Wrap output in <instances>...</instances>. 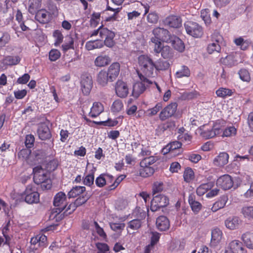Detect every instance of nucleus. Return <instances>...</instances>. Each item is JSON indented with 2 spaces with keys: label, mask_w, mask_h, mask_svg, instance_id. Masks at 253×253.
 I'll return each instance as SVG.
<instances>
[{
  "label": "nucleus",
  "mask_w": 253,
  "mask_h": 253,
  "mask_svg": "<svg viewBox=\"0 0 253 253\" xmlns=\"http://www.w3.org/2000/svg\"><path fill=\"white\" fill-rule=\"evenodd\" d=\"M222 238V231L217 228H214L211 231V246L213 247L217 246L221 243Z\"/></svg>",
  "instance_id": "obj_20"
},
{
  "label": "nucleus",
  "mask_w": 253,
  "mask_h": 253,
  "mask_svg": "<svg viewBox=\"0 0 253 253\" xmlns=\"http://www.w3.org/2000/svg\"><path fill=\"white\" fill-rule=\"evenodd\" d=\"M201 17L204 21L206 24H209L211 20L210 15L208 9H203L201 12Z\"/></svg>",
  "instance_id": "obj_64"
},
{
  "label": "nucleus",
  "mask_w": 253,
  "mask_h": 253,
  "mask_svg": "<svg viewBox=\"0 0 253 253\" xmlns=\"http://www.w3.org/2000/svg\"><path fill=\"white\" fill-rule=\"evenodd\" d=\"M47 238L46 236L42 234H39L31 239V249L38 250L39 248H43L46 246Z\"/></svg>",
  "instance_id": "obj_16"
},
{
  "label": "nucleus",
  "mask_w": 253,
  "mask_h": 253,
  "mask_svg": "<svg viewBox=\"0 0 253 253\" xmlns=\"http://www.w3.org/2000/svg\"><path fill=\"white\" fill-rule=\"evenodd\" d=\"M188 202L192 210L195 213H198L201 210L202 205L199 202L195 201L194 195L192 194L189 195Z\"/></svg>",
  "instance_id": "obj_39"
},
{
  "label": "nucleus",
  "mask_w": 253,
  "mask_h": 253,
  "mask_svg": "<svg viewBox=\"0 0 253 253\" xmlns=\"http://www.w3.org/2000/svg\"><path fill=\"white\" fill-rule=\"evenodd\" d=\"M181 146V142L176 141H173L169 143L164 147L162 150V152L164 154L169 153L172 155L176 156L182 152Z\"/></svg>",
  "instance_id": "obj_13"
},
{
  "label": "nucleus",
  "mask_w": 253,
  "mask_h": 253,
  "mask_svg": "<svg viewBox=\"0 0 253 253\" xmlns=\"http://www.w3.org/2000/svg\"><path fill=\"white\" fill-rule=\"evenodd\" d=\"M165 23L169 27L177 28L181 26L182 20L178 16L170 15L166 18Z\"/></svg>",
  "instance_id": "obj_24"
},
{
  "label": "nucleus",
  "mask_w": 253,
  "mask_h": 253,
  "mask_svg": "<svg viewBox=\"0 0 253 253\" xmlns=\"http://www.w3.org/2000/svg\"><path fill=\"white\" fill-rule=\"evenodd\" d=\"M235 44L240 46L241 49L246 50L251 44V42L249 40H245L242 37H239L234 40Z\"/></svg>",
  "instance_id": "obj_40"
},
{
  "label": "nucleus",
  "mask_w": 253,
  "mask_h": 253,
  "mask_svg": "<svg viewBox=\"0 0 253 253\" xmlns=\"http://www.w3.org/2000/svg\"><path fill=\"white\" fill-rule=\"evenodd\" d=\"M216 184L217 187L227 190L233 187V181L230 175L224 174L218 178Z\"/></svg>",
  "instance_id": "obj_15"
},
{
  "label": "nucleus",
  "mask_w": 253,
  "mask_h": 253,
  "mask_svg": "<svg viewBox=\"0 0 253 253\" xmlns=\"http://www.w3.org/2000/svg\"><path fill=\"white\" fill-rule=\"evenodd\" d=\"M237 133L236 128L233 126L226 127L225 129L222 128V132L220 134L222 137H232Z\"/></svg>",
  "instance_id": "obj_46"
},
{
  "label": "nucleus",
  "mask_w": 253,
  "mask_h": 253,
  "mask_svg": "<svg viewBox=\"0 0 253 253\" xmlns=\"http://www.w3.org/2000/svg\"><path fill=\"white\" fill-rule=\"evenodd\" d=\"M103 42L101 40L90 41L85 44V47L88 50H93L95 48H101L103 46Z\"/></svg>",
  "instance_id": "obj_43"
},
{
  "label": "nucleus",
  "mask_w": 253,
  "mask_h": 253,
  "mask_svg": "<svg viewBox=\"0 0 253 253\" xmlns=\"http://www.w3.org/2000/svg\"><path fill=\"white\" fill-rule=\"evenodd\" d=\"M228 201L227 195H224L220 197L219 200L215 202L211 208L213 212H215L218 210L223 208Z\"/></svg>",
  "instance_id": "obj_29"
},
{
  "label": "nucleus",
  "mask_w": 253,
  "mask_h": 253,
  "mask_svg": "<svg viewBox=\"0 0 253 253\" xmlns=\"http://www.w3.org/2000/svg\"><path fill=\"white\" fill-rule=\"evenodd\" d=\"M35 18L41 23H46L50 21V15L46 10L41 9L37 11Z\"/></svg>",
  "instance_id": "obj_27"
},
{
  "label": "nucleus",
  "mask_w": 253,
  "mask_h": 253,
  "mask_svg": "<svg viewBox=\"0 0 253 253\" xmlns=\"http://www.w3.org/2000/svg\"><path fill=\"white\" fill-rule=\"evenodd\" d=\"M177 103L171 102L164 108L159 114V118L161 121H165L172 117L177 109Z\"/></svg>",
  "instance_id": "obj_11"
},
{
  "label": "nucleus",
  "mask_w": 253,
  "mask_h": 253,
  "mask_svg": "<svg viewBox=\"0 0 253 253\" xmlns=\"http://www.w3.org/2000/svg\"><path fill=\"white\" fill-rule=\"evenodd\" d=\"M31 152L29 149H23L18 153V155L19 158L26 161L28 164L32 165L33 163L32 159L33 156L31 155Z\"/></svg>",
  "instance_id": "obj_37"
},
{
  "label": "nucleus",
  "mask_w": 253,
  "mask_h": 253,
  "mask_svg": "<svg viewBox=\"0 0 253 253\" xmlns=\"http://www.w3.org/2000/svg\"><path fill=\"white\" fill-rule=\"evenodd\" d=\"M100 21V13H93L92 14L90 22V24L93 27H96Z\"/></svg>",
  "instance_id": "obj_63"
},
{
  "label": "nucleus",
  "mask_w": 253,
  "mask_h": 253,
  "mask_svg": "<svg viewBox=\"0 0 253 253\" xmlns=\"http://www.w3.org/2000/svg\"><path fill=\"white\" fill-rule=\"evenodd\" d=\"M34 181L37 184H41L43 190H48L51 187V180L46 170L41 167L38 166L33 169Z\"/></svg>",
  "instance_id": "obj_1"
},
{
  "label": "nucleus",
  "mask_w": 253,
  "mask_h": 253,
  "mask_svg": "<svg viewBox=\"0 0 253 253\" xmlns=\"http://www.w3.org/2000/svg\"><path fill=\"white\" fill-rule=\"evenodd\" d=\"M222 39V36L217 32H215L212 35L211 42L209 43L207 47V51L209 54L220 52L221 50L220 43Z\"/></svg>",
  "instance_id": "obj_8"
},
{
  "label": "nucleus",
  "mask_w": 253,
  "mask_h": 253,
  "mask_svg": "<svg viewBox=\"0 0 253 253\" xmlns=\"http://www.w3.org/2000/svg\"><path fill=\"white\" fill-rule=\"evenodd\" d=\"M222 64L228 67H232L237 64L238 61L235 59L233 55H228L225 58L220 59Z\"/></svg>",
  "instance_id": "obj_42"
},
{
  "label": "nucleus",
  "mask_w": 253,
  "mask_h": 253,
  "mask_svg": "<svg viewBox=\"0 0 253 253\" xmlns=\"http://www.w3.org/2000/svg\"><path fill=\"white\" fill-rule=\"evenodd\" d=\"M124 105L122 101L120 100H115L112 104L111 110L114 114H117L123 110Z\"/></svg>",
  "instance_id": "obj_49"
},
{
  "label": "nucleus",
  "mask_w": 253,
  "mask_h": 253,
  "mask_svg": "<svg viewBox=\"0 0 253 253\" xmlns=\"http://www.w3.org/2000/svg\"><path fill=\"white\" fill-rule=\"evenodd\" d=\"M104 111V107L100 102H94L90 109L89 113V116L92 118H95L99 116Z\"/></svg>",
  "instance_id": "obj_32"
},
{
  "label": "nucleus",
  "mask_w": 253,
  "mask_h": 253,
  "mask_svg": "<svg viewBox=\"0 0 253 253\" xmlns=\"http://www.w3.org/2000/svg\"><path fill=\"white\" fill-rule=\"evenodd\" d=\"M222 132V128L219 124H214L212 127L207 128L204 126V129L201 131V136L205 139L212 138L215 136L220 135Z\"/></svg>",
  "instance_id": "obj_7"
},
{
  "label": "nucleus",
  "mask_w": 253,
  "mask_h": 253,
  "mask_svg": "<svg viewBox=\"0 0 253 253\" xmlns=\"http://www.w3.org/2000/svg\"><path fill=\"white\" fill-rule=\"evenodd\" d=\"M42 0H29V11L34 13L40 7Z\"/></svg>",
  "instance_id": "obj_50"
},
{
  "label": "nucleus",
  "mask_w": 253,
  "mask_h": 253,
  "mask_svg": "<svg viewBox=\"0 0 253 253\" xmlns=\"http://www.w3.org/2000/svg\"><path fill=\"white\" fill-rule=\"evenodd\" d=\"M110 62L111 58L108 55L101 54L96 58L94 64L97 67H102L108 65Z\"/></svg>",
  "instance_id": "obj_31"
},
{
  "label": "nucleus",
  "mask_w": 253,
  "mask_h": 253,
  "mask_svg": "<svg viewBox=\"0 0 253 253\" xmlns=\"http://www.w3.org/2000/svg\"><path fill=\"white\" fill-rule=\"evenodd\" d=\"M93 229H92V234L93 235V232H96L97 234L103 239H105L107 237V235L105 233L103 229L101 228L98 223L96 221H93L92 222Z\"/></svg>",
  "instance_id": "obj_47"
},
{
  "label": "nucleus",
  "mask_w": 253,
  "mask_h": 253,
  "mask_svg": "<svg viewBox=\"0 0 253 253\" xmlns=\"http://www.w3.org/2000/svg\"><path fill=\"white\" fill-rule=\"evenodd\" d=\"M138 64L141 72L146 76L154 75L155 63L150 56L141 55L138 57Z\"/></svg>",
  "instance_id": "obj_3"
},
{
  "label": "nucleus",
  "mask_w": 253,
  "mask_h": 253,
  "mask_svg": "<svg viewBox=\"0 0 253 253\" xmlns=\"http://www.w3.org/2000/svg\"><path fill=\"white\" fill-rule=\"evenodd\" d=\"M153 34L154 37L151 38V41L154 45L157 43V41L158 42H161V41L166 42H169L171 37L167 30L160 27L155 28L153 31Z\"/></svg>",
  "instance_id": "obj_5"
},
{
  "label": "nucleus",
  "mask_w": 253,
  "mask_h": 253,
  "mask_svg": "<svg viewBox=\"0 0 253 253\" xmlns=\"http://www.w3.org/2000/svg\"><path fill=\"white\" fill-rule=\"evenodd\" d=\"M38 133L39 138L42 140L48 139L50 137V133L48 127L45 125H41L38 130Z\"/></svg>",
  "instance_id": "obj_36"
},
{
  "label": "nucleus",
  "mask_w": 253,
  "mask_h": 253,
  "mask_svg": "<svg viewBox=\"0 0 253 253\" xmlns=\"http://www.w3.org/2000/svg\"><path fill=\"white\" fill-rule=\"evenodd\" d=\"M226 252L230 253H247L243 243L237 240H234L229 243Z\"/></svg>",
  "instance_id": "obj_14"
},
{
  "label": "nucleus",
  "mask_w": 253,
  "mask_h": 253,
  "mask_svg": "<svg viewBox=\"0 0 253 253\" xmlns=\"http://www.w3.org/2000/svg\"><path fill=\"white\" fill-rule=\"evenodd\" d=\"M25 201L28 204L38 203L40 201V195L37 188L33 185H28L23 193Z\"/></svg>",
  "instance_id": "obj_6"
},
{
  "label": "nucleus",
  "mask_w": 253,
  "mask_h": 253,
  "mask_svg": "<svg viewBox=\"0 0 253 253\" xmlns=\"http://www.w3.org/2000/svg\"><path fill=\"white\" fill-rule=\"evenodd\" d=\"M210 188L211 185L209 183L202 184L197 188V194L199 196H202Z\"/></svg>",
  "instance_id": "obj_58"
},
{
  "label": "nucleus",
  "mask_w": 253,
  "mask_h": 253,
  "mask_svg": "<svg viewBox=\"0 0 253 253\" xmlns=\"http://www.w3.org/2000/svg\"><path fill=\"white\" fill-rule=\"evenodd\" d=\"M169 201V199L165 195H156L151 200L150 209L152 211H157L160 208L167 206Z\"/></svg>",
  "instance_id": "obj_10"
},
{
  "label": "nucleus",
  "mask_w": 253,
  "mask_h": 253,
  "mask_svg": "<svg viewBox=\"0 0 253 253\" xmlns=\"http://www.w3.org/2000/svg\"><path fill=\"white\" fill-rule=\"evenodd\" d=\"M113 178V177L112 175L101 174L96 179L95 183L97 186L102 187L106 183L112 182Z\"/></svg>",
  "instance_id": "obj_33"
},
{
  "label": "nucleus",
  "mask_w": 253,
  "mask_h": 253,
  "mask_svg": "<svg viewBox=\"0 0 253 253\" xmlns=\"http://www.w3.org/2000/svg\"><path fill=\"white\" fill-rule=\"evenodd\" d=\"M240 78L244 82H249L251 80L250 74L249 71L245 69H241L238 73Z\"/></svg>",
  "instance_id": "obj_59"
},
{
  "label": "nucleus",
  "mask_w": 253,
  "mask_h": 253,
  "mask_svg": "<svg viewBox=\"0 0 253 253\" xmlns=\"http://www.w3.org/2000/svg\"><path fill=\"white\" fill-rule=\"evenodd\" d=\"M184 27L187 33L194 38L201 37L203 34L202 27L196 22L188 21Z\"/></svg>",
  "instance_id": "obj_9"
},
{
  "label": "nucleus",
  "mask_w": 253,
  "mask_h": 253,
  "mask_svg": "<svg viewBox=\"0 0 253 253\" xmlns=\"http://www.w3.org/2000/svg\"><path fill=\"white\" fill-rule=\"evenodd\" d=\"M53 37L55 39V46H58L63 42L64 36L60 30H55L53 33Z\"/></svg>",
  "instance_id": "obj_53"
},
{
  "label": "nucleus",
  "mask_w": 253,
  "mask_h": 253,
  "mask_svg": "<svg viewBox=\"0 0 253 253\" xmlns=\"http://www.w3.org/2000/svg\"><path fill=\"white\" fill-rule=\"evenodd\" d=\"M95 170V169H92L84 177L83 180V182L84 185L90 186L93 184L94 180V173Z\"/></svg>",
  "instance_id": "obj_51"
},
{
  "label": "nucleus",
  "mask_w": 253,
  "mask_h": 253,
  "mask_svg": "<svg viewBox=\"0 0 253 253\" xmlns=\"http://www.w3.org/2000/svg\"><path fill=\"white\" fill-rule=\"evenodd\" d=\"M85 190L84 186H75L68 192L69 198H74L83 193Z\"/></svg>",
  "instance_id": "obj_44"
},
{
  "label": "nucleus",
  "mask_w": 253,
  "mask_h": 253,
  "mask_svg": "<svg viewBox=\"0 0 253 253\" xmlns=\"http://www.w3.org/2000/svg\"><path fill=\"white\" fill-rule=\"evenodd\" d=\"M53 205L57 207L53 209L50 215V218L60 217L62 215L60 212L64 210L67 206V196L63 192L60 191L55 194L53 199Z\"/></svg>",
  "instance_id": "obj_2"
},
{
  "label": "nucleus",
  "mask_w": 253,
  "mask_h": 253,
  "mask_svg": "<svg viewBox=\"0 0 253 253\" xmlns=\"http://www.w3.org/2000/svg\"><path fill=\"white\" fill-rule=\"evenodd\" d=\"M167 43H171L174 49L180 52H182L185 49L184 42L176 36H171L169 41Z\"/></svg>",
  "instance_id": "obj_23"
},
{
  "label": "nucleus",
  "mask_w": 253,
  "mask_h": 253,
  "mask_svg": "<svg viewBox=\"0 0 253 253\" xmlns=\"http://www.w3.org/2000/svg\"><path fill=\"white\" fill-rule=\"evenodd\" d=\"M242 212L245 217L253 219V207L243 208Z\"/></svg>",
  "instance_id": "obj_61"
},
{
  "label": "nucleus",
  "mask_w": 253,
  "mask_h": 253,
  "mask_svg": "<svg viewBox=\"0 0 253 253\" xmlns=\"http://www.w3.org/2000/svg\"><path fill=\"white\" fill-rule=\"evenodd\" d=\"M158 160V158L155 156L146 157L141 161L140 165L144 166V167H152L151 165L154 164Z\"/></svg>",
  "instance_id": "obj_52"
},
{
  "label": "nucleus",
  "mask_w": 253,
  "mask_h": 253,
  "mask_svg": "<svg viewBox=\"0 0 253 253\" xmlns=\"http://www.w3.org/2000/svg\"><path fill=\"white\" fill-rule=\"evenodd\" d=\"M228 154L225 152H222L214 158L213 163L216 166L222 167L228 163Z\"/></svg>",
  "instance_id": "obj_28"
},
{
  "label": "nucleus",
  "mask_w": 253,
  "mask_h": 253,
  "mask_svg": "<svg viewBox=\"0 0 253 253\" xmlns=\"http://www.w3.org/2000/svg\"><path fill=\"white\" fill-rule=\"evenodd\" d=\"M156 226L160 231H166L169 227V221L165 216H160L156 219Z\"/></svg>",
  "instance_id": "obj_26"
},
{
  "label": "nucleus",
  "mask_w": 253,
  "mask_h": 253,
  "mask_svg": "<svg viewBox=\"0 0 253 253\" xmlns=\"http://www.w3.org/2000/svg\"><path fill=\"white\" fill-rule=\"evenodd\" d=\"M138 75L140 82H137L134 84L132 90V95L135 97H137L144 91L146 86L152 84V81L146 78L141 74L138 73Z\"/></svg>",
  "instance_id": "obj_4"
},
{
  "label": "nucleus",
  "mask_w": 253,
  "mask_h": 253,
  "mask_svg": "<svg viewBox=\"0 0 253 253\" xmlns=\"http://www.w3.org/2000/svg\"><path fill=\"white\" fill-rule=\"evenodd\" d=\"M163 108V104L162 103H158L153 108L147 110V114L149 116H153L156 115L158 112Z\"/></svg>",
  "instance_id": "obj_57"
},
{
  "label": "nucleus",
  "mask_w": 253,
  "mask_h": 253,
  "mask_svg": "<svg viewBox=\"0 0 253 253\" xmlns=\"http://www.w3.org/2000/svg\"><path fill=\"white\" fill-rule=\"evenodd\" d=\"M169 67V63L167 61L159 60L155 63V67L157 70H165Z\"/></svg>",
  "instance_id": "obj_56"
},
{
  "label": "nucleus",
  "mask_w": 253,
  "mask_h": 253,
  "mask_svg": "<svg viewBox=\"0 0 253 253\" xmlns=\"http://www.w3.org/2000/svg\"><path fill=\"white\" fill-rule=\"evenodd\" d=\"M226 227L230 230L238 228L242 223L241 219L238 216H230L225 220Z\"/></svg>",
  "instance_id": "obj_22"
},
{
  "label": "nucleus",
  "mask_w": 253,
  "mask_h": 253,
  "mask_svg": "<svg viewBox=\"0 0 253 253\" xmlns=\"http://www.w3.org/2000/svg\"><path fill=\"white\" fill-rule=\"evenodd\" d=\"M190 72L186 66H183L180 69L178 70L175 74L176 78H181L184 77H189Z\"/></svg>",
  "instance_id": "obj_54"
},
{
  "label": "nucleus",
  "mask_w": 253,
  "mask_h": 253,
  "mask_svg": "<svg viewBox=\"0 0 253 253\" xmlns=\"http://www.w3.org/2000/svg\"><path fill=\"white\" fill-rule=\"evenodd\" d=\"M81 84L83 93L84 95L89 94L92 87V80L91 77L86 75L82 76Z\"/></svg>",
  "instance_id": "obj_18"
},
{
  "label": "nucleus",
  "mask_w": 253,
  "mask_h": 253,
  "mask_svg": "<svg viewBox=\"0 0 253 253\" xmlns=\"http://www.w3.org/2000/svg\"><path fill=\"white\" fill-rule=\"evenodd\" d=\"M234 92L233 90L225 87H220L216 91V95L222 98L232 96Z\"/></svg>",
  "instance_id": "obj_38"
},
{
  "label": "nucleus",
  "mask_w": 253,
  "mask_h": 253,
  "mask_svg": "<svg viewBox=\"0 0 253 253\" xmlns=\"http://www.w3.org/2000/svg\"><path fill=\"white\" fill-rule=\"evenodd\" d=\"M183 178L185 182L190 183L195 178V173L191 168H187L183 173Z\"/></svg>",
  "instance_id": "obj_45"
},
{
  "label": "nucleus",
  "mask_w": 253,
  "mask_h": 253,
  "mask_svg": "<svg viewBox=\"0 0 253 253\" xmlns=\"http://www.w3.org/2000/svg\"><path fill=\"white\" fill-rule=\"evenodd\" d=\"M115 89L117 95L121 98L126 97L128 93V88L126 84L121 80L117 82Z\"/></svg>",
  "instance_id": "obj_19"
},
{
  "label": "nucleus",
  "mask_w": 253,
  "mask_h": 253,
  "mask_svg": "<svg viewBox=\"0 0 253 253\" xmlns=\"http://www.w3.org/2000/svg\"><path fill=\"white\" fill-rule=\"evenodd\" d=\"M60 56L61 53L57 49H52L49 52V59L51 61L57 60Z\"/></svg>",
  "instance_id": "obj_62"
},
{
  "label": "nucleus",
  "mask_w": 253,
  "mask_h": 253,
  "mask_svg": "<svg viewBox=\"0 0 253 253\" xmlns=\"http://www.w3.org/2000/svg\"><path fill=\"white\" fill-rule=\"evenodd\" d=\"M153 47L154 52L156 53L161 52L162 56L164 58H168L171 56L170 47L168 45H164L162 42H158L156 45H153Z\"/></svg>",
  "instance_id": "obj_17"
},
{
  "label": "nucleus",
  "mask_w": 253,
  "mask_h": 253,
  "mask_svg": "<svg viewBox=\"0 0 253 253\" xmlns=\"http://www.w3.org/2000/svg\"><path fill=\"white\" fill-rule=\"evenodd\" d=\"M21 58L18 56H8L3 60L4 64L7 65H15L19 63Z\"/></svg>",
  "instance_id": "obj_48"
},
{
  "label": "nucleus",
  "mask_w": 253,
  "mask_h": 253,
  "mask_svg": "<svg viewBox=\"0 0 253 253\" xmlns=\"http://www.w3.org/2000/svg\"><path fill=\"white\" fill-rule=\"evenodd\" d=\"M96 81L102 86L106 85L110 81L109 76L105 70H101L97 75Z\"/></svg>",
  "instance_id": "obj_35"
},
{
  "label": "nucleus",
  "mask_w": 253,
  "mask_h": 253,
  "mask_svg": "<svg viewBox=\"0 0 253 253\" xmlns=\"http://www.w3.org/2000/svg\"><path fill=\"white\" fill-rule=\"evenodd\" d=\"M74 39L71 37H69L67 40V41L65 42V43L62 44V50L64 52H66L69 49H74Z\"/></svg>",
  "instance_id": "obj_55"
},
{
  "label": "nucleus",
  "mask_w": 253,
  "mask_h": 253,
  "mask_svg": "<svg viewBox=\"0 0 253 253\" xmlns=\"http://www.w3.org/2000/svg\"><path fill=\"white\" fill-rule=\"evenodd\" d=\"M142 222L140 219H133L127 224L126 230L127 234H131L134 231L139 229L141 226Z\"/></svg>",
  "instance_id": "obj_30"
},
{
  "label": "nucleus",
  "mask_w": 253,
  "mask_h": 253,
  "mask_svg": "<svg viewBox=\"0 0 253 253\" xmlns=\"http://www.w3.org/2000/svg\"><path fill=\"white\" fill-rule=\"evenodd\" d=\"M110 226L113 231L121 232L124 230L125 227V224L124 223L112 222L110 223Z\"/></svg>",
  "instance_id": "obj_60"
},
{
  "label": "nucleus",
  "mask_w": 253,
  "mask_h": 253,
  "mask_svg": "<svg viewBox=\"0 0 253 253\" xmlns=\"http://www.w3.org/2000/svg\"><path fill=\"white\" fill-rule=\"evenodd\" d=\"M241 239L247 248L253 249V231L247 232L244 233Z\"/></svg>",
  "instance_id": "obj_34"
},
{
  "label": "nucleus",
  "mask_w": 253,
  "mask_h": 253,
  "mask_svg": "<svg viewBox=\"0 0 253 253\" xmlns=\"http://www.w3.org/2000/svg\"><path fill=\"white\" fill-rule=\"evenodd\" d=\"M154 172V169L153 167H144L140 165L139 169V175L143 177H147L152 175Z\"/></svg>",
  "instance_id": "obj_41"
},
{
  "label": "nucleus",
  "mask_w": 253,
  "mask_h": 253,
  "mask_svg": "<svg viewBox=\"0 0 253 253\" xmlns=\"http://www.w3.org/2000/svg\"><path fill=\"white\" fill-rule=\"evenodd\" d=\"M120 72V64L114 62L108 68L107 73L109 76L110 82L114 81L118 76Z\"/></svg>",
  "instance_id": "obj_21"
},
{
  "label": "nucleus",
  "mask_w": 253,
  "mask_h": 253,
  "mask_svg": "<svg viewBox=\"0 0 253 253\" xmlns=\"http://www.w3.org/2000/svg\"><path fill=\"white\" fill-rule=\"evenodd\" d=\"M100 37L102 39H104V43L108 47L114 46L115 42L114 38L115 33L106 28L100 27Z\"/></svg>",
  "instance_id": "obj_12"
},
{
  "label": "nucleus",
  "mask_w": 253,
  "mask_h": 253,
  "mask_svg": "<svg viewBox=\"0 0 253 253\" xmlns=\"http://www.w3.org/2000/svg\"><path fill=\"white\" fill-rule=\"evenodd\" d=\"M120 8H113L110 6H107L106 9L104 12V14L108 15V16L105 17L106 21H114L117 19V15L120 11Z\"/></svg>",
  "instance_id": "obj_25"
}]
</instances>
